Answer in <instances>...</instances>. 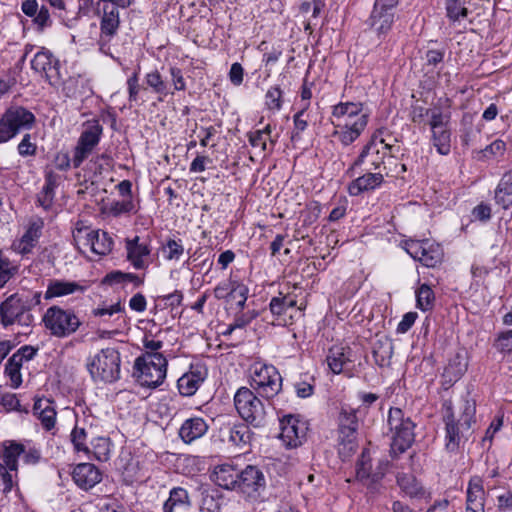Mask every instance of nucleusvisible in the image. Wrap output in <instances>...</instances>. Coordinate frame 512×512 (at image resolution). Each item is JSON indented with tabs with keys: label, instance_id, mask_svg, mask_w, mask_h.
I'll return each mask as SVG.
<instances>
[{
	"label": "nucleus",
	"instance_id": "nucleus-1",
	"mask_svg": "<svg viewBox=\"0 0 512 512\" xmlns=\"http://www.w3.org/2000/svg\"><path fill=\"white\" fill-rule=\"evenodd\" d=\"M440 413L445 425V449L457 453L472 434V426L476 423V402L467 394L456 410L452 400L445 399Z\"/></svg>",
	"mask_w": 512,
	"mask_h": 512
},
{
	"label": "nucleus",
	"instance_id": "nucleus-2",
	"mask_svg": "<svg viewBox=\"0 0 512 512\" xmlns=\"http://www.w3.org/2000/svg\"><path fill=\"white\" fill-rule=\"evenodd\" d=\"M369 115L363 112L361 102H340L332 107L331 123L335 127L332 133L340 143L349 146L365 130Z\"/></svg>",
	"mask_w": 512,
	"mask_h": 512
},
{
	"label": "nucleus",
	"instance_id": "nucleus-3",
	"mask_svg": "<svg viewBox=\"0 0 512 512\" xmlns=\"http://www.w3.org/2000/svg\"><path fill=\"white\" fill-rule=\"evenodd\" d=\"M387 422L392 432L390 456L396 459L413 445L416 424L410 416L398 407L389 409Z\"/></svg>",
	"mask_w": 512,
	"mask_h": 512
},
{
	"label": "nucleus",
	"instance_id": "nucleus-4",
	"mask_svg": "<svg viewBox=\"0 0 512 512\" xmlns=\"http://www.w3.org/2000/svg\"><path fill=\"white\" fill-rule=\"evenodd\" d=\"M358 409L348 404H342L337 417V443L339 455L350 457L357 448L359 429Z\"/></svg>",
	"mask_w": 512,
	"mask_h": 512
},
{
	"label": "nucleus",
	"instance_id": "nucleus-5",
	"mask_svg": "<svg viewBox=\"0 0 512 512\" xmlns=\"http://www.w3.org/2000/svg\"><path fill=\"white\" fill-rule=\"evenodd\" d=\"M386 128L377 129L371 136L370 140L363 146L362 151L352 163L347 173L353 176V172L360 166L366 165V170L377 171L385 163L387 151L391 152L393 146L385 142L380 137L384 134Z\"/></svg>",
	"mask_w": 512,
	"mask_h": 512
},
{
	"label": "nucleus",
	"instance_id": "nucleus-6",
	"mask_svg": "<svg viewBox=\"0 0 512 512\" xmlns=\"http://www.w3.org/2000/svg\"><path fill=\"white\" fill-rule=\"evenodd\" d=\"M36 123V116L21 105L8 107L0 116V144L15 138L22 131L31 130Z\"/></svg>",
	"mask_w": 512,
	"mask_h": 512
},
{
	"label": "nucleus",
	"instance_id": "nucleus-7",
	"mask_svg": "<svg viewBox=\"0 0 512 512\" xmlns=\"http://www.w3.org/2000/svg\"><path fill=\"white\" fill-rule=\"evenodd\" d=\"M167 365L163 354H142L134 362V374L141 386L156 388L166 378Z\"/></svg>",
	"mask_w": 512,
	"mask_h": 512
},
{
	"label": "nucleus",
	"instance_id": "nucleus-8",
	"mask_svg": "<svg viewBox=\"0 0 512 512\" xmlns=\"http://www.w3.org/2000/svg\"><path fill=\"white\" fill-rule=\"evenodd\" d=\"M42 322L51 336L66 338L74 334L82 322L73 309L53 305L45 311Z\"/></svg>",
	"mask_w": 512,
	"mask_h": 512
},
{
	"label": "nucleus",
	"instance_id": "nucleus-9",
	"mask_svg": "<svg viewBox=\"0 0 512 512\" xmlns=\"http://www.w3.org/2000/svg\"><path fill=\"white\" fill-rule=\"evenodd\" d=\"M120 363V353L108 347L88 360L87 369L95 381L112 383L120 378Z\"/></svg>",
	"mask_w": 512,
	"mask_h": 512
},
{
	"label": "nucleus",
	"instance_id": "nucleus-10",
	"mask_svg": "<svg viewBox=\"0 0 512 512\" xmlns=\"http://www.w3.org/2000/svg\"><path fill=\"white\" fill-rule=\"evenodd\" d=\"M34 316L29 312V304L26 294L13 293L0 303V324L7 328L12 325L31 327Z\"/></svg>",
	"mask_w": 512,
	"mask_h": 512
},
{
	"label": "nucleus",
	"instance_id": "nucleus-11",
	"mask_svg": "<svg viewBox=\"0 0 512 512\" xmlns=\"http://www.w3.org/2000/svg\"><path fill=\"white\" fill-rule=\"evenodd\" d=\"M234 405L239 416L247 424L255 428L265 425V405L251 389L240 387L234 395Z\"/></svg>",
	"mask_w": 512,
	"mask_h": 512
},
{
	"label": "nucleus",
	"instance_id": "nucleus-12",
	"mask_svg": "<svg viewBox=\"0 0 512 512\" xmlns=\"http://www.w3.org/2000/svg\"><path fill=\"white\" fill-rule=\"evenodd\" d=\"M251 387L267 400L282 389V377L273 365L255 363L251 368Z\"/></svg>",
	"mask_w": 512,
	"mask_h": 512
},
{
	"label": "nucleus",
	"instance_id": "nucleus-13",
	"mask_svg": "<svg viewBox=\"0 0 512 512\" xmlns=\"http://www.w3.org/2000/svg\"><path fill=\"white\" fill-rule=\"evenodd\" d=\"M82 132L73 151L72 165L79 168L99 144L103 126L98 119H89L82 124Z\"/></svg>",
	"mask_w": 512,
	"mask_h": 512
},
{
	"label": "nucleus",
	"instance_id": "nucleus-14",
	"mask_svg": "<svg viewBox=\"0 0 512 512\" xmlns=\"http://www.w3.org/2000/svg\"><path fill=\"white\" fill-rule=\"evenodd\" d=\"M31 69L40 74L51 86L58 87L64 76L60 60L42 47L31 60Z\"/></svg>",
	"mask_w": 512,
	"mask_h": 512
},
{
	"label": "nucleus",
	"instance_id": "nucleus-15",
	"mask_svg": "<svg viewBox=\"0 0 512 512\" xmlns=\"http://www.w3.org/2000/svg\"><path fill=\"white\" fill-rule=\"evenodd\" d=\"M399 0H375L369 25L379 38L385 37L395 21V8Z\"/></svg>",
	"mask_w": 512,
	"mask_h": 512
},
{
	"label": "nucleus",
	"instance_id": "nucleus-16",
	"mask_svg": "<svg viewBox=\"0 0 512 512\" xmlns=\"http://www.w3.org/2000/svg\"><path fill=\"white\" fill-rule=\"evenodd\" d=\"M97 13L101 15L100 21V51L107 53L111 39L117 34L120 26L119 10L112 4L97 3Z\"/></svg>",
	"mask_w": 512,
	"mask_h": 512
},
{
	"label": "nucleus",
	"instance_id": "nucleus-17",
	"mask_svg": "<svg viewBox=\"0 0 512 512\" xmlns=\"http://www.w3.org/2000/svg\"><path fill=\"white\" fill-rule=\"evenodd\" d=\"M265 486V476L257 466L247 465L244 469L239 470L235 491L246 498L257 499Z\"/></svg>",
	"mask_w": 512,
	"mask_h": 512
},
{
	"label": "nucleus",
	"instance_id": "nucleus-18",
	"mask_svg": "<svg viewBox=\"0 0 512 512\" xmlns=\"http://www.w3.org/2000/svg\"><path fill=\"white\" fill-rule=\"evenodd\" d=\"M384 470L372 471V459L368 449H364L356 463V480L366 486L371 494L379 492Z\"/></svg>",
	"mask_w": 512,
	"mask_h": 512
},
{
	"label": "nucleus",
	"instance_id": "nucleus-19",
	"mask_svg": "<svg viewBox=\"0 0 512 512\" xmlns=\"http://www.w3.org/2000/svg\"><path fill=\"white\" fill-rule=\"evenodd\" d=\"M280 438L287 447L300 446L306 438L308 427L306 422L293 415L284 416L280 420Z\"/></svg>",
	"mask_w": 512,
	"mask_h": 512
},
{
	"label": "nucleus",
	"instance_id": "nucleus-20",
	"mask_svg": "<svg viewBox=\"0 0 512 512\" xmlns=\"http://www.w3.org/2000/svg\"><path fill=\"white\" fill-rule=\"evenodd\" d=\"M249 425L250 424H247L246 422H238L232 425L228 424L221 429V433L226 437V440L230 445L237 447L243 453H247L250 450L254 436Z\"/></svg>",
	"mask_w": 512,
	"mask_h": 512
},
{
	"label": "nucleus",
	"instance_id": "nucleus-21",
	"mask_svg": "<svg viewBox=\"0 0 512 512\" xmlns=\"http://www.w3.org/2000/svg\"><path fill=\"white\" fill-rule=\"evenodd\" d=\"M326 362L334 374L348 373L351 376L353 350L349 346H332L327 353Z\"/></svg>",
	"mask_w": 512,
	"mask_h": 512
},
{
	"label": "nucleus",
	"instance_id": "nucleus-22",
	"mask_svg": "<svg viewBox=\"0 0 512 512\" xmlns=\"http://www.w3.org/2000/svg\"><path fill=\"white\" fill-rule=\"evenodd\" d=\"M72 479L78 488L84 491L92 489L101 482L102 472L93 463H79L71 473Z\"/></svg>",
	"mask_w": 512,
	"mask_h": 512
},
{
	"label": "nucleus",
	"instance_id": "nucleus-23",
	"mask_svg": "<svg viewBox=\"0 0 512 512\" xmlns=\"http://www.w3.org/2000/svg\"><path fill=\"white\" fill-rule=\"evenodd\" d=\"M125 248L127 252V260L137 269H146L149 266L147 260L151 253V247L147 242H140V237L135 236L132 239H126Z\"/></svg>",
	"mask_w": 512,
	"mask_h": 512
},
{
	"label": "nucleus",
	"instance_id": "nucleus-24",
	"mask_svg": "<svg viewBox=\"0 0 512 512\" xmlns=\"http://www.w3.org/2000/svg\"><path fill=\"white\" fill-rule=\"evenodd\" d=\"M206 371L202 366H191L177 381L179 393L183 396H192L199 389L206 378Z\"/></svg>",
	"mask_w": 512,
	"mask_h": 512
},
{
	"label": "nucleus",
	"instance_id": "nucleus-25",
	"mask_svg": "<svg viewBox=\"0 0 512 512\" xmlns=\"http://www.w3.org/2000/svg\"><path fill=\"white\" fill-rule=\"evenodd\" d=\"M33 414L46 431L55 427L57 412L53 400L45 397L36 398L33 405Z\"/></svg>",
	"mask_w": 512,
	"mask_h": 512
},
{
	"label": "nucleus",
	"instance_id": "nucleus-26",
	"mask_svg": "<svg viewBox=\"0 0 512 512\" xmlns=\"http://www.w3.org/2000/svg\"><path fill=\"white\" fill-rule=\"evenodd\" d=\"M486 497L482 478L477 475L472 476L466 488L465 508L485 510Z\"/></svg>",
	"mask_w": 512,
	"mask_h": 512
},
{
	"label": "nucleus",
	"instance_id": "nucleus-27",
	"mask_svg": "<svg viewBox=\"0 0 512 512\" xmlns=\"http://www.w3.org/2000/svg\"><path fill=\"white\" fill-rule=\"evenodd\" d=\"M208 431V424L201 417H192L186 419L180 429H179V437L180 439L186 443L190 444L197 439L203 437Z\"/></svg>",
	"mask_w": 512,
	"mask_h": 512
},
{
	"label": "nucleus",
	"instance_id": "nucleus-28",
	"mask_svg": "<svg viewBox=\"0 0 512 512\" xmlns=\"http://www.w3.org/2000/svg\"><path fill=\"white\" fill-rule=\"evenodd\" d=\"M467 363L459 354L449 360L441 375V386L448 390L451 388L466 372Z\"/></svg>",
	"mask_w": 512,
	"mask_h": 512
},
{
	"label": "nucleus",
	"instance_id": "nucleus-29",
	"mask_svg": "<svg viewBox=\"0 0 512 512\" xmlns=\"http://www.w3.org/2000/svg\"><path fill=\"white\" fill-rule=\"evenodd\" d=\"M384 181V175L379 172H367L354 179L348 186V192L351 196H358L364 192L374 190Z\"/></svg>",
	"mask_w": 512,
	"mask_h": 512
},
{
	"label": "nucleus",
	"instance_id": "nucleus-30",
	"mask_svg": "<svg viewBox=\"0 0 512 512\" xmlns=\"http://www.w3.org/2000/svg\"><path fill=\"white\" fill-rule=\"evenodd\" d=\"M192 507L188 491L183 487H173L169 491L168 499L163 504V512L187 511Z\"/></svg>",
	"mask_w": 512,
	"mask_h": 512
},
{
	"label": "nucleus",
	"instance_id": "nucleus-31",
	"mask_svg": "<svg viewBox=\"0 0 512 512\" xmlns=\"http://www.w3.org/2000/svg\"><path fill=\"white\" fill-rule=\"evenodd\" d=\"M494 200L504 210L512 208V170L502 175L495 188Z\"/></svg>",
	"mask_w": 512,
	"mask_h": 512
},
{
	"label": "nucleus",
	"instance_id": "nucleus-32",
	"mask_svg": "<svg viewBox=\"0 0 512 512\" xmlns=\"http://www.w3.org/2000/svg\"><path fill=\"white\" fill-rule=\"evenodd\" d=\"M89 431L87 430V421L84 419L82 422L76 417L75 425L70 433V442L73 450L76 453H83L87 456L91 454V449L88 446Z\"/></svg>",
	"mask_w": 512,
	"mask_h": 512
},
{
	"label": "nucleus",
	"instance_id": "nucleus-33",
	"mask_svg": "<svg viewBox=\"0 0 512 512\" xmlns=\"http://www.w3.org/2000/svg\"><path fill=\"white\" fill-rule=\"evenodd\" d=\"M85 287L74 281L51 280L47 285L44 294L45 300H51L56 297H63L75 292H83Z\"/></svg>",
	"mask_w": 512,
	"mask_h": 512
},
{
	"label": "nucleus",
	"instance_id": "nucleus-34",
	"mask_svg": "<svg viewBox=\"0 0 512 512\" xmlns=\"http://www.w3.org/2000/svg\"><path fill=\"white\" fill-rule=\"evenodd\" d=\"M239 469L232 464H221L215 467L213 480L220 487L227 490H234L237 483Z\"/></svg>",
	"mask_w": 512,
	"mask_h": 512
},
{
	"label": "nucleus",
	"instance_id": "nucleus-35",
	"mask_svg": "<svg viewBox=\"0 0 512 512\" xmlns=\"http://www.w3.org/2000/svg\"><path fill=\"white\" fill-rule=\"evenodd\" d=\"M86 241L92 252L101 256L109 254L114 245L112 237L107 232L101 230L89 232Z\"/></svg>",
	"mask_w": 512,
	"mask_h": 512
},
{
	"label": "nucleus",
	"instance_id": "nucleus-36",
	"mask_svg": "<svg viewBox=\"0 0 512 512\" xmlns=\"http://www.w3.org/2000/svg\"><path fill=\"white\" fill-rule=\"evenodd\" d=\"M44 226L42 220L38 219L29 224L28 229L21 237L18 249L22 254H28L36 246L38 239L41 236V231Z\"/></svg>",
	"mask_w": 512,
	"mask_h": 512
},
{
	"label": "nucleus",
	"instance_id": "nucleus-37",
	"mask_svg": "<svg viewBox=\"0 0 512 512\" xmlns=\"http://www.w3.org/2000/svg\"><path fill=\"white\" fill-rule=\"evenodd\" d=\"M25 452V446L22 443L11 440L3 445L1 458L9 471L18 470V458Z\"/></svg>",
	"mask_w": 512,
	"mask_h": 512
},
{
	"label": "nucleus",
	"instance_id": "nucleus-38",
	"mask_svg": "<svg viewBox=\"0 0 512 512\" xmlns=\"http://www.w3.org/2000/svg\"><path fill=\"white\" fill-rule=\"evenodd\" d=\"M393 349V344L389 339L377 340L372 350L375 364L381 368L389 366L393 356Z\"/></svg>",
	"mask_w": 512,
	"mask_h": 512
},
{
	"label": "nucleus",
	"instance_id": "nucleus-39",
	"mask_svg": "<svg viewBox=\"0 0 512 512\" xmlns=\"http://www.w3.org/2000/svg\"><path fill=\"white\" fill-rule=\"evenodd\" d=\"M471 0H445L446 17L450 22L456 23L466 19L469 15L468 5Z\"/></svg>",
	"mask_w": 512,
	"mask_h": 512
},
{
	"label": "nucleus",
	"instance_id": "nucleus-40",
	"mask_svg": "<svg viewBox=\"0 0 512 512\" xmlns=\"http://www.w3.org/2000/svg\"><path fill=\"white\" fill-rule=\"evenodd\" d=\"M443 256L442 247L438 243L429 241L423 255H420L417 261L428 268H434L442 263Z\"/></svg>",
	"mask_w": 512,
	"mask_h": 512
},
{
	"label": "nucleus",
	"instance_id": "nucleus-41",
	"mask_svg": "<svg viewBox=\"0 0 512 512\" xmlns=\"http://www.w3.org/2000/svg\"><path fill=\"white\" fill-rule=\"evenodd\" d=\"M506 143L502 139H496L484 149L473 152V158L477 161H488L496 157H502L506 151Z\"/></svg>",
	"mask_w": 512,
	"mask_h": 512
},
{
	"label": "nucleus",
	"instance_id": "nucleus-42",
	"mask_svg": "<svg viewBox=\"0 0 512 512\" xmlns=\"http://www.w3.org/2000/svg\"><path fill=\"white\" fill-rule=\"evenodd\" d=\"M272 127L270 124H267L264 128L258 129L256 131H252L248 133V141L253 147H260L262 151H266L268 149L267 142L270 141L272 146L275 145L276 140H273L271 137Z\"/></svg>",
	"mask_w": 512,
	"mask_h": 512
},
{
	"label": "nucleus",
	"instance_id": "nucleus-43",
	"mask_svg": "<svg viewBox=\"0 0 512 512\" xmlns=\"http://www.w3.org/2000/svg\"><path fill=\"white\" fill-rule=\"evenodd\" d=\"M432 142L437 152L441 155H448L451 151V130L448 127L436 129L432 132Z\"/></svg>",
	"mask_w": 512,
	"mask_h": 512
},
{
	"label": "nucleus",
	"instance_id": "nucleus-44",
	"mask_svg": "<svg viewBox=\"0 0 512 512\" xmlns=\"http://www.w3.org/2000/svg\"><path fill=\"white\" fill-rule=\"evenodd\" d=\"M417 307L422 311H429L434 306L435 295L432 288L427 284H422L416 291Z\"/></svg>",
	"mask_w": 512,
	"mask_h": 512
},
{
	"label": "nucleus",
	"instance_id": "nucleus-45",
	"mask_svg": "<svg viewBox=\"0 0 512 512\" xmlns=\"http://www.w3.org/2000/svg\"><path fill=\"white\" fill-rule=\"evenodd\" d=\"M164 258L168 261H179L184 254V246L181 239L168 238L162 246Z\"/></svg>",
	"mask_w": 512,
	"mask_h": 512
},
{
	"label": "nucleus",
	"instance_id": "nucleus-46",
	"mask_svg": "<svg viewBox=\"0 0 512 512\" xmlns=\"http://www.w3.org/2000/svg\"><path fill=\"white\" fill-rule=\"evenodd\" d=\"M18 273V267L15 266L2 250H0V289L14 278Z\"/></svg>",
	"mask_w": 512,
	"mask_h": 512
},
{
	"label": "nucleus",
	"instance_id": "nucleus-47",
	"mask_svg": "<svg viewBox=\"0 0 512 512\" xmlns=\"http://www.w3.org/2000/svg\"><path fill=\"white\" fill-rule=\"evenodd\" d=\"M295 305H296L295 299L284 295V296L273 297L270 300L269 308H270L271 313L274 316H282V315L286 314V312L289 308H292Z\"/></svg>",
	"mask_w": 512,
	"mask_h": 512
},
{
	"label": "nucleus",
	"instance_id": "nucleus-48",
	"mask_svg": "<svg viewBox=\"0 0 512 512\" xmlns=\"http://www.w3.org/2000/svg\"><path fill=\"white\" fill-rule=\"evenodd\" d=\"M23 363L13 355L5 364V374L10 378L12 387L18 388L22 383L21 368Z\"/></svg>",
	"mask_w": 512,
	"mask_h": 512
},
{
	"label": "nucleus",
	"instance_id": "nucleus-49",
	"mask_svg": "<svg viewBox=\"0 0 512 512\" xmlns=\"http://www.w3.org/2000/svg\"><path fill=\"white\" fill-rule=\"evenodd\" d=\"M54 188L55 182L53 181L52 176L49 175L46 177V181L42 190L37 195V202L44 209H48L52 205L54 198Z\"/></svg>",
	"mask_w": 512,
	"mask_h": 512
},
{
	"label": "nucleus",
	"instance_id": "nucleus-50",
	"mask_svg": "<svg viewBox=\"0 0 512 512\" xmlns=\"http://www.w3.org/2000/svg\"><path fill=\"white\" fill-rule=\"evenodd\" d=\"M145 83L150 87L156 94L167 96V84L163 80L158 70H153L146 74Z\"/></svg>",
	"mask_w": 512,
	"mask_h": 512
},
{
	"label": "nucleus",
	"instance_id": "nucleus-51",
	"mask_svg": "<svg viewBox=\"0 0 512 512\" xmlns=\"http://www.w3.org/2000/svg\"><path fill=\"white\" fill-rule=\"evenodd\" d=\"M92 450L94 457L98 460H107L109 456V439L105 437H97L91 440Z\"/></svg>",
	"mask_w": 512,
	"mask_h": 512
},
{
	"label": "nucleus",
	"instance_id": "nucleus-52",
	"mask_svg": "<svg viewBox=\"0 0 512 512\" xmlns=\"http://www.w3.org/2000/svg\"><path fill=\"white\" fill-rule=\"evenodd\" d=\"M283 91L279 86H272L265 95V104L269 110H280L282 107Z\"/></svg>",
	"mask_w": 512,
	"mask_h": 512
},
{
	"label": "nucleus",
	"instance_id": "nucleus-53",
	"mask_svg": "<svg viewBox=\"0 0 512 512\" xmlns=\"http://www.w3.org/2000/svg\"><path fill=\"white\" fill-rule=\"evenodd\" d=\"M430 240H413L409 239L404 241V249L405 251L414 259L418 260L420 255H423L425 251V247L429 243Z\"/></svg>",
	"mask_w": 512,
	"mask_h": 512
},
{
	"label": "nucleus",
	"instance_id": "nucleus-54",
	"mask_svg": "<svg viewBox=\"0 0 512 512\" xmlns=\"http://www.w3.org/2000/svg\"><path fill=\"white\" fill-rule=\"evenodd\" d=\"M17 151L22 157L35 156L37 154V144L32 141L31 134L26 133L23 135L17 146Z\"/></svg>",
	"mask_w": 512,
	"mask_h": 512
},
{
	"label": "nucleus",
	"instance_id": "nucleus-55",
	"mask_svg": "<svg viewBox=\"0 0 512 512\" xmlns=\"http://www.w3.org/2000/svg\"><path fill=\"white\" fill-rule=\"evenodd\" d=\"M431 112V119L429 121L431 132L436 129H442L449 126L450 115L444 114L440 109H433Z\"/></svg>",
	"mask_w": 512,
	"mask_h": 512
},
{
	"label": "nucleus",
	"instance_id": "nucleus-56",
	"mask_svg": "<svg viewBox=\"0 0 512 512\" xmlns=\"http://www.w3.org/2000/svg\"><path fill=\"white\" fill-rule=\"evenodd\" d=\"M233 290L234 291H233L232 297L240 298L239 301H237L235 304V309L242 311L246 307V302H247L248 294H249V288H248V286H246L245 284H243L239 281H234V289Z\"/></svg>",
	"mask_w": 512,
	"mask_h": 512
},
{
	"label": "nucleus",
	"instance_id": "nucleus-57",
	"mask_svg": "<svg viewBox=\"0 0 512 512\" xmlns=\"http://www.w3.org/2000/svg\"><path fill=\"white\" fill-rule=\"evenodd\" d=\"M81 82L80 76L69 77L67 80H64V76L62 77V92L68 98H76L79 95L78 86Z\"/></svg>",
	"mask_w": 512,
	"mask_h": 512
},
{
	"label": "nucleus",
	"instance_id": "nucleus-58",
	"mask_svg": "<svg viewBox=\"0 0 512 512\" xmlns=\"http://www.w3.org/2000/svg\"><path fill=\"white\" fill-rule=\"evenodd\" d=\"M309 106H310V103L306 102L305 104H303L301 110L298 111L293 116L295 131L292 134V138L299 137V134L307 128L308 122L306 119H303V116H304L305 112L307 111V109L309 108Z\"/></svg>",
	"mask_w": 512,
	"mask_h": 512
},
{
	"label": "nucleus",
	"instance_id": "nucleus-59",
	"mask_svg": "<svg viewBox=\"0 0 512 512\" xmlns=\"http://www.w3.org/2000/svg\"><path fill=\"white\" fill-rule=\"evenodd\" d=\"M156 335L151 332L146 333L142 339L143 347L146 352L144 354H161L159 350L163 347V341L156 339Z\"/></svg>",
	"mask_w": 512,
	"mask_h": 512
},
{
	"label": "nucleus",
	"instance_id": "nucleus-60",
	"mask_svg": "<svg viewBox=\"0 0 512 512\" xmlns=\"http://www.w3.org/2000/svg\"><path fill=\"white\" fill-rule=\"evenodd\" d=\"M397 484L400 488L405 491L407 494L413 496L417 495L419 488L413 476H408L405 474L397 476Z\"/></svg>",
	"mask_w": 512,
	"mask_h": 512
},
{
	"label": "nucleus",
	"instance_id": "nucleus-61",
	"mask_svg": "<svg viewBox=\"0 0 512 512\" xmlns=\"http://www.w3.org/2000/svg\"><path fill=\"white\" fill-rule=\"evenodd\" d=\"M33 22L39 31H43L44 28L51 26L52 20L50 18V13L45 5L38 8V11L33 18Z\"/></svg>",
	"mask_w": 512,
	"mask_h": 512
},
{
	"label": "nucleus",
	"instance_id": "nucleus-62",
	"mask_svg": "<svg viewBox=\"0 0 512 512\" xmlns=\"http://www.w3.org/2000/svg\"><path fill=\"white\" fill-rule=\"evenodd\" d=\"M259 316V312L255 309L248 310L244 312V310L237 312L234 315L235 319V326L244 328L247 325H249L254 319H256Z\"/></svg>",
	"mask_w": 512,
	"mask_h": 512
},
{
	"label": "nucleus",
	"instance_id": "nucleus-63",
	"mask_svg": "<svg viewBox=\"0 0 512 512\" xmlns=\"http://www.w3.org/2000/svg\"><path fill=\"white\" fill-rule=\"evenodd\" d=\"M234 281L235 280H227L218 283L213 290L214 297L217 300H222L232 296L234 291Z\"/></svg>",
	"mask_w": 512,
	"mask_h": 512
},
{
	"label": "nucleus",
	"instance_id": "nucleus-64",
	"mask_svg": "<svg viewBox=\"0 0 512 512\" xmlns=\"http://www.w3.org/2000/svg\"><path fill=\"white\" fill-rule=\"evenodd\" d=\"M99 512H126L124 506L115 498L105 497L98 504Z\"/></svg>",
	"mask_w": 512,
	"mask_h": 512
}]
</instances>
